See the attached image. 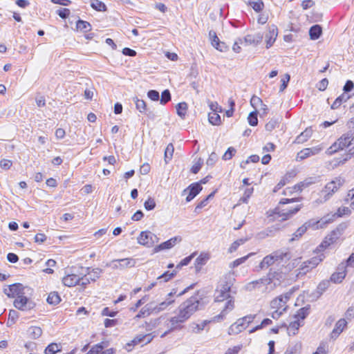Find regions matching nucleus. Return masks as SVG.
Wrapping results in <instances>:
<instances>
[{"label":"nucleus","instance_id":"1","mask_svg":"<svg viewBox=\"0 0 354 354\" xmlns=\"http://www.w3.org/2000/svg\"><path fill=\"white\" fill-rule=\"evenodd\" d=\"M234 309V301L231 299L225 303L224 308L221 310L220 314L215 316L211 320H204L201 324L192 323L191 324L192 331L194 333H200L203 330L205 326L211 322H220L223 320L229 312Z\"/></svg>","mask_w":354,"mask_h":354},{"label":"nucleus","instance_id":"2","mask_svg":"<svg viewBox=\"0 0 354 354\" xmlns=\"http://www.w3.org/2000/svg\"><path fill=\"white\" fill-rule=\"evenodd\" d=\"M290 258V255L287 252L282 250L274 251L263 259L259 266L256 267V271L259 272V270L267 269L274 263H280L284 260H288Z\"/></svg>","mask_w":354,"mask_h":354},{"label":"nucleus","instance_id":"3","mask_svg":"<svg viewBox=\"0 0 354 354\" xmlns=\"http://www.w3.org/2000/svg\"><path fill=\"white\" fill-rule=\"evenodd\" d=\"M200 299L198 295H194L183 302L178 308V313L187 320L199 309Z\"/></svg>","mask_w":354,"mask_h":354},{"label":"nucleus","instance_id":"4","mask_svg":"<svg viewBox=\"0 0 354 354\" xmlns=\"http://www.w3.org/2000/svg\"><path fill=\"white\" fill-rule=\"evenodd\" d=\"M352 131H348L343 134L336 142H335L326 151L331 156L339 150L352 146Z\"/></svg>","mask_w":354,"mask_h":354},{"label":"nucleus","instance_id":"5","mask_svg":"<svg viewBox=\"0 0 354 354\" xmlns=\"http://www.w3.org/2000/svg\"><path fill=\"white\" fill-rule=\"evenodd\" d=\"M344 180L337 177L328 183L320 192L321 202L328 201L330 197L343 185Z\"/></svg>","mask_w":354,"mask_h":354},{"label":"nucleus","instance_id":"6","mask_svg":"<svg viewBox=\"0 0 354 354\" xmlns=\"http://www.w3.org/2000/svg\"><path fill=\"white\" fill-rule=\"evenodd\" d=\"M275 274H277L276 272H272V269H270L266 278H262L248 283L246 285V289L251 291L260 284H263L267 286H270V288L273 289L274 287L279 285V280L278 279L277 281L274 280ZM266 288L268 289L269 288L267 287Z\"/></svg>","mask_w":354,"mask_h":354},{"label":"nucleus","instance_id":"7","mask_svg":"<svg viewBox=\"0 0 354 354\" xmlns=\"http://www.w3.org/2000/svg\"><path fill=\"white\" fill-rule=\"evenodd\" d=\"M193 286L194 285H191L190 286L185 288L178 294H177V292L175 289H173L172 291L167 295V297L164 301L160 303L158 305H156L155 306H153V311L155 312L156 313H158L162 310H164L169 306L171 305L174 302V299H172L174 295H177V297L182 296L183 295L186 293L188 291V290L192 288Z\"/></svg>","mask_w":354,"mask_h":354},{"label":"nucleus","instance_id":"8","mask_svg":"<svg viewBox=\"0 0 354 354\" xmlns=\"http://www.w3.org/2000/svg\"><path fill=\"white\" fill-rule=\"evenodd\" d=\"M335 215H330L328 214L320 220L317 221L315 219H310L306 221L303 225L306 226V230L308 228H313L314 230H317L319 228L324 227L328 223L333 222L335 220Z\"/></svg>","mask_w":354,"mask_h":354},{"label":"nucleus","instance_id":"9","mask_svg":"<svg viewBox=\"0 0 354 354\" xmlns=\"http://www.w3.org/2000/svg\"><path fill=\"white\" fill-rule=\"evenodd\" d=\"M325 258L324 254H319L315 257H312L310 259L304 261L300 268L299 274H305L314 268H315L320 262H322Z\"/></svg>","mask_w":354,"mask_h":354},{"label":"nucleus","instance_id":"10","mask_svg":"<svg viewBox=\"0 0 354 354\" xmlns=\"http://www.w3.org/2000/svg\"><path fill=\"white\" fill-rule=\"evenodd\" d=\"M137 239L139 244L147 248L153 247L159 241L158 237L149 231L141 232Z\"/></svg>","mask_w":354,"mask_h":354},{"label":"nucleus","instance_id":"11","mask_svg":"<svg viewBox=\"0 0 354 354\" xmlns=\"http://www.w3.org/2000/svg\"><path fill=\"white\" fill-rule=\"evenodd\" d=\"M231 286L232 285L229 282H225L224 284H221L216 290L215 301L221 302L225 299H230L227 301L232 299L234 302L233 298L230 295Z\"/></svg>","mask_w":354,"mask_h":354},{"label":"nucleus","instance_id":"12","mask_svg":"<svg viewBox=\"0 0 354 354\" xmlns=\"http://www.w3.org/2000/svg\"><path fill=\"white\" fill-rule=\"evenodd\" d=\"M13 305L16 308L22 311L30 310L35 306V302L27 298L24 295L16 298L13 302Z\"/></svg>","mask_w":354,"mask_h":354},{"label":"nucleus","instance_id":"13","mask_svg":"<svg viewBox=\"0 0 354 354\" xmlns=\"http://www.w3.org/2000/svg\"><path fill=\"white\" fill-rule=\"evenodd\" d=\"M186 321L187 319L178 313L177 315L169 319V323L167 324L169 330L165 332L161 337H165L168 333L172 330L181 329L183 328V324Z\"/></svg>","mask_w":354,"mask_h":354},{"label":"nucleus","instance_id":"14","mask_svg":"<svg viewBox=\"0 0 354 354\" xmlns=\"http://www.w3.org/2000/svg\"><path fill=\"white\" fill-rule=\"evenodd\" d=\"M3 292L10 298H18L24 295V287L21 283H13L5 288Z\"/></svg>","mask_w":354,"mask_h":354},{"label":"nucleus","instance_id":"15","mask_svg":"<svg viewBox=\"0 0 354 354\" xmlns=\"http://www.w3.org/2000/svg\"><path fill=\"white\" fill-rule=\"evenodd\" d=\"M153 339V337L151 335V334H147V335H139L134 337L133 340H131L130 342L127 343L126 344L125 348L130 351H131V347L141 344L142 345L147 344L151 342Z\"/></svg>","mask_w":354,"mask_h":354},{"label":"nucleus","instance_id":"16","mask_svg":"<svg viewBox=\"0 0 354 354\" xmlns=\"http://www.w3.org/2000/svg\"><path fill=\"white\" fill-rule=\"evenodd\" d=\"M290 299V294L286 293L285 295H281L279 297L273 299L270 303V306L272 309L279 310L281 311H286V303Z\"/></svg>","mask_w":354,"mask_h":354},{"label":"nucleus","instance_id":"17","mask_svg":"<svg viewBox=\"0 0 354 354\" xmlns=\"http://www.w3.org/2000/svg\"><path fill=\"white\" fill-rule=\"evenodd\" d=\"M346 275V265L344 262L337 267V272H334L330 277V281L335 283H341Z\"/></svg>","mask_w":354,"mask_h":354},{"label":"nucleus","instance_id":"18","mask_svg":"<svg viewBox=\"0 0 354 354\" xmlns=\"http://www.w3.org/2000/svg\"><path fill=\"white\" fill-rule=\"evenodd\" d=\"M324 147L322 145L316 146L311 148H306L300 151L297 154V159L304 160L310 156L318 154Z\"/></svg>","mask_w":354,"mask_h":354},{"label":"nucleus","instance_id":"19","mask_svg":"<svg viewBox=\"0 0 354 354\" xmlns=\"http://www.w3.org/2000/svg\"><path fill=\"white\" fill-rule=\"evenodd\" d=\"M301 208V205H297L295 207L290 209H280V207L278 206L274 209V213L279 214L280 217H282V220L285 221L297 213Z\"/></svg>","mask_w":354,"mask_h":354},{"label":"nucleus","instance_id":"20","mask_svg":"<svg viewBox=\"0 0 354 354\" xmlns=\"http://www.w3.org/2000/svg\"><path fill=\"white\" fill-rule=\"evenodd\" d=\"M181 241V238L179 236H174L171 238L170 239L162 243L161 244L156 246L153 248V253L158 252L163 250H168L173 248L177 242H180Z\"/></svg>","mask_w":354,"mask_h":354},{"label":"nucleus","instance_id":"21","mask_svg":"<svg viewBox=\"0 0 354 354\" xmlns=\"http://www.w3.org/2000/svg\"><path fill=\"white\" fill-rule=\"evenodd\" d=\"M278 35V29L275 25L268 27V32L266 35V48H270L274 43Z\"/></svg>","mask_w":354,"mask_h":354},{"label":"nucleus","instance_id":"22","mask_svg":"<svg viewBox=\"0 0 354 354\" xmlns=\"http://www.w3.org/2000/svg\"><path fill=\"white\" fill-rule=\"evenodd\" d=\"M202 186L199 183H194L191 184L187 189H184L183 192L189 190V194L186 198V201L189 202L196 197L199 192L202 190Z\"/></svg>","mask_w":354,"mask_h":354},{"label":"nucleus","instance_id":"23","mask_svg":"<svg viewBox=\"0 0 354 354\" xmlns=\"http://www.w3.org/2000/svg\"><path fill=\"white\" fill-rule=\"evenodd\" d=\"M263 35L261 32H257L254 35H247L243 39V41L249 45H258L263 39Z\"/></svg>","mask_w":354,"mask_h":354},{"label":"nucleus","instance_id":"24","mask_svg":"<svg viewBox=\"0 0 354 354\" xmlns=\"http://www.w3.org/2000/svg\"><path fill=\"white\" fill-rule=\"evenodd\" d=\"M347 326V322L344 319H340L335 324L334 329L330 333L332 339H336Z\"/></svg>","mask_w":354,"mask_h":354},{"label":"nucleus","instance_id":"25","mask_svg":"<svg viewBox=\"0 0 354 354\" xmlns=\"http://www.w3.org/2000/svg\"><path fill=\"white\" fill-rule=\"evenodd\" d=\"M80 276L74 274H68V275L65 276L64 277H63L62 282H63L64 285L66 286L73 287V286L77 285V283H80Z\"/></svg>","mask_w":354,"mask_h":354},{"label":"nucleus","instance_id":"26","mask_svg":"<svg viewBox=\"0 0 354 354\" xmlns=\"http://www.w3.org/2000/svg\"><path fill=\"white\" fill-rule=\"evenodd\" d=\"M313 130L311 127L306 128L295 139V143L301 144L306 142L313 135Z\"/></svg>","mask_w":354,"mask_h":354},{"label":"nucleus","instance_id":"27","mask_svg":"<svg viewBox=\"0 0 354 354\" xmlns=\"http://www.w3.org/2000/svg\"><path fill=\"white\" fill-rule=\"evenodd\" d=\"M102 272L103 270L99 268H93L92 270H91L90 268H86V274L89 277L91 281H95L100 278Z\"/></svg>","mask_w":354,"mask_h":354},{"label":"nucleus","instance_id":"28","mask_svg":"<svg viewBox=\"0 0 354 354\" xmlns=\"http://www.w3.org/2000/svg\"><path fill=\"white\" fill-rule=\"evenodd\" d=\"M322 33V28L319 25H314L309 30L310 38L313 40L319 39Z\"/></svg>","mask_w":354,"mask_h":354},{"label":"nucleus","instance_id":"29","mask_svg":"<svg viewBox=\"0 0 354 354\" xmlns=\"http://www.w3.org/2000/svg\"><path fill=\"white\" fill-rule=\"evenodd\" d=\"M256 315H248L237 319L238 323L245 330L256 318Z\"/></svg>","mask_w":354,"mask_h":354},{"label":"nucleus","instance_id":"30","mask_svg":"<svg viewBox=\"0 0 354 354\" xmlns=\"http://www.w3.org/2000/svg\"><path fill=\"white\" fill-rule=\"evenodd\" d=\"M153 304H148L144 306L135 317V319L148 317L153 313Z\"/></svg>","mask_w":354,"mask_h":354},{"label":"nucleus","instance_id":"31","mask_svg":"<svg viewBox=\"0 0 354 354\" xmlns=\"http://www.w3.org/2000/svg\"><path fill=\"white\" fill-rule=\"evenodd\" d=\"M113 262H117L118 263L121 264L122 269L126 268H132L134 267L136 261V259L133 258H125V259H115L113 260Z\"/></svg>","mask_w":354,"mask_h":354},{"label":"nucleus","instance_id":"32","mask_svg":"<svg viewBox=\"0 0 354 354\" xmlns=\"http://www.w3.org/2000/svg\"><path fill=\"white\" fill-rule=\"evenodd\" d=\"M209 258L208 254L201 253L195 260V267L196 270H200L201 267L207 263Z\"/></svg>","mask_w":354,"mask_h":354},{"label":"nucleus","instance_id":"33","mask_svg":"<svg viewBox=\"0 0 354 354\" xmlns=\"http://www.w3.org/2000/svg\"><path fill=\"white\" fill-rule=\"evenodd\" d=\"M176 108L178 115L182 119H184L185 118L187 111L188 109L187 104L185 102H180L176 105Z\"/></svg>","mask_w":354,"mask_h":354},{"label":"nucleus","instance_id":"34","mask_svg":"<svg viewBox=\"0 0 354 354\" xmlns=\"http://www.w3.org/2000/svg\"><path fill=\"white\" fill-rule=\"evenodd\" d=\"M301 326L299 320H295L291 322L287 328L288 333L289 335H295L297 334V330Z\"/></svg>","mask_w":354,"mask_h":354},{"label":"nucleus","instance_id":"35","mask_svg":"<svg viewBox=\"0 0 354 354\" xmlns=\"http://www.w3.org/2000/svg\"><path fill=\"white\" fill-rule=\"evenodd\" d=\"M310 306L303 307L298 310L297 314L295 315V318L297 320L304 319L310 313Z\"/></svg>","mask_w":354,"mask_h":354},{"label":"nucleus","instance_id":"36","mask_svg":"<svg viewBox=\"0 0 354 354\" xmlns=\"http://www.w3.org/2000/svg\"><path fill=\"white\" fill-rule=\"evenodd\" d=\"M29 336L32 339H37L42 335V330L38 326H31L28 328Z\"/></svg>","mask_w":354,"mask_h":354},{"label":"nucleus","instance_id":"37","mask_svg":"<svg viewBox=\"0 0 354 354\" xmlns=\"http://www.w3.org/2000/svg\"><path fill=\"white\" fill-rule=\"evenodd\" d=\"M243 328L239 325L238 322L236 321L233 324H232L228 328V334L230 335H238L243 330Z\"/></svg>","mask_w":354,"mask_h":354},{"label":"nucleus","instance_id":"38","mask_svg":"<svg viewBox=\"0 0 354 354\" xmlns=\"http://www.w3.org/2000/svg\"><path fill=\"white\" fill-rule=\"evenodd\" d=\"M248 5L251 6L254 11L260 12L264 7L263 2L261 0H249Z\"/></svg>","mask_w":354,"mask_h":354},{"label":"nucleus","instance_id":"39","mask_svg":"<svg viewBox=\"0 0 354 354\" xmlns=\"http://www.w3.org/2000/svg\"><path fill=\"white\" fill-rule=\"evenodd\" d=\"M61 301V298L57 292H50L47 298L49 304L57 305Z\"/></svg>","mask_w":354,"mask_h":354},{"label":"nucleus","instance_id":"40","mask_svg":"<svg viewBox=\"0 0 354 354\" xmlns=\"http://www.w3.org/2000/svg\"><path fill=\"white\" fill-rule=\"evenodd\" d=\"M61 351L60 344L56 343L50 344L45 349V354H55L56 353Z\"/></svg>","mask_w":354,"mask_h":354},{"label":"nucleus","instance_id":"41","mask_svg":"<svg viewBox=\"0 0 354 354\" xmlns=\"http://www.w3.org/2000/svg\"><path fill=\"white\" fill-rule=\"evenodd\" d=\"M76 27L77 30L84 32H87L91 29V26L88 22L81 19L77 21Z\"/></svg>","mask_w":354,"mask_h":354},{"label":"nucleus","instance_id":"42","mask_svg":"<svg viewBox=\"0 0 354 354\" xmlns=\"http://www.w3.org/2000/svg\"><path fill=\"white\" fill-rule=\"evenodd\" d=\"M91 7L97 10V11H106V5L99 1V0H93L91 3Z\"/></svg>","mask_w":354,"mask_h":354},{"label":"nucleus","instance_id":"43","mask_svg":"<svg viewBox=\"0 0 354 354\" xmlns=\"http://www.w3.org/2000/svg\"><path fill=\"white\" fill-rule=\"evenodd\" d=\"M136 109L142 113H145L147 111V104L143 100H140L138 97L134 99Z\"/></svg>","mask_w":354,"mask_h":354},{"label":"nucleus","instance_id":"44","mask_svg":"<svg viewBox=\"0 0 354 354\" xmlns=\"http://www.w3.org/2000/svg\"><path fill=\"white\" fill-rule=\"evenodd\" d=\"M272 321L270 319L266 318L261 322V323L259 325H258V326H255L254 328H252L251 330H250L249 333H250V334L253 333L258 330H260L268 325L272 324Z\"/></svg>","mask_w":354,"mask_h":354},{"label":"nucleus","instance_id":"45","mask_svg":"<svg viewBox=\"0 0 354 354\" xmlns=\"http://www.w3.org/2000/svg\"><path fill=\"white\" fill-rule=\"evenodd\" d=\"M330 281L324 280L321 281L317 287V293L321 295H322L329 287Z\"/></svg>","mask_w":354,"mask_h":354},{"label":"nucleus","instance_id":"46","mask_svg":"<svg viewBox=\"0 0 354 354\" xmlns=\"http://www.w3.org/2000/svg\"><path fill=\"white\" fill-rule=\"evenodd\" d=\"M209 122L213 125H219L221 124V116L218 114V112L209 114Z\"/></svg>","mask_w":354,"mask_h":354},{"label":"nucleus","instance_id":"47","mask_svg":"<svg viewBox=\"0 0 354 354\" xmlns=\"http://www.w3.org/2000/svg\"><path fill=\"white\" fill-rule=\"evenodd\" d=\"M254 254V253L251 252L245 257H243L241 258L234 260V261H232L230 263V268H236V267L240 266L241 264L243 263L250 256L253 255Z\"/></svg>","mask_w":354,"mask_h":354},{"label":"nucleus","instance_id":"48","mask_svg":"<svg viewBox=\"0 0 354 354\" xmlns=\"http://www.w3.org/2000/svg\"><path fill=\"white\" fill-rule=\"evenodd\" d=\"M306 232V226L301 225L297 231L292 234V238L290 239V241H293L296 239H299L302 235Z\"/></svg>","mask_w":354,"mask_h":354},{"label":"nucleus","instance_id":"49","mask_svg":"<svg viewBox=\"0 0 354 354\" xmlns=\"http://www.w3.org/2000/svg\"><path fill=\"white\" fill-rule=\"evenodd\" d=\"M246 241V239H240L235 241H234L232 245H230L228 251L230 253H232L235 252L237 248L242 244H243Z\"/></svg>","mask_w":354,"mask_h":354},{"label":"nucleus","instance_id":"50","mask_svg":"<svg viewBox=\"0 0 354 354\" xmlns=\"http://www.w3.org/2000/svg\"><path fill=\"white\" fill-rule=\"evenodd\" d=\"M236 150L235 148L230 147H229L225 153L223 154L222 158L223 160H230L236 153Z\"/></svg>","mask_w":354,"mask_h":354},{"label":"nucleus","instance_id":"51","mask_svg":"<svg viewBox=\"0 0 354 354\" xmlns=\"http://www.w3.org/2000/svg\"><path fill=\"white\" fill-rule=\"evenodd\" d=\"M248 122L251 126H257L258 124L257 111L251 112L248 118Z\"/></svg>","mask_w":354,"mask_h":354},{"label":"nucleus","instance_id":"52","mask_svg":"<svg viewBox=\"0 0 354 354\" xmlns=\"http://www.w3.org/2000/svg\"><path fill=\"white\" fill-rule=\"evenodd\" d=\"M174 151V147L171 143L169 144L165 151V160L167 162V159L171 160Z\"/></svg>","mask_w":354,"mask_h":354},{"label":"nucleus","instance_id":"53","mask_svg":"<svg viewBox=\"0 0 354 354\" xmlns=\"http://www.w3.org/2000/svg\"><path fill=\"white\" fill-rule=\"evenodd\" d=\"M196 254V252H194L192 253V254H190L189 256L184 258L183 260H181V261L176 266V268H182L183 266H187L188 265L190 261L192 260V259L195 257V255Z\"/></svg>","mask_w":354,"mask_h":354},{"label":"nucleus","instance_id":"54","mask_svg":"<svg viewBox=\"0 0 354 354\" xmlns=\"http://www.w3.org/2000/svg\"><path fill=\"white\" fill-rule=\"evenodd\" d=\"M171 100V94L168 89L162 91L160 98V104H165Z\"/></svg>","mask_w":354,"mask_h":354},{"label":"nucleus","instance_id":"55","mask_svg":"<svg viewBox=\"0 0 354 354\" xmlns=\"http://www.w3.org/2000/svg\"><path fill=\"white\" fill-rule=\"evenodd\" d=\"M328 349L326 343L322 342L313 354H328Z\"/></svg>","mask_w":354,"mask_h":354},{"label":"nucleus","instance_id":"56","mask_svg":"<svg viewBox=\"0 0 354 354\" xmlns=\"http://www.w3.org/2000/svg\"><path fill=\"white\" fill-rule=\"evenodd\" d=\"M144 207L148 211L153 209L156 207L155 200L151 197H149L148 199L145 202Z\"/></svg>","mask_w":354,"mask_h":354},{"label":"nucleus","instance_id":"57","mask_svg":"<svg viewBox=\"0 0 354 354\" xmlns=\"http://www.w3.org/2000/svg\"><path fill=\"white\" fill-rule=\"evenodd\" d=\"M278 124L279 122L277 119H271L266 123L265 128L267 131H272L278 126Z\"/></svg>","mask_w":354,"mask_h":354},{"label":"nucleus","instance_id":"58","mask_svg":"<svg viewBox=\"0 0 354 354\" xmlns=\"http://www.w3.org/2000/svg\"><path fill=\"white\" fill-rule=\"evenodd\" d=\"M203 165V160L202 158H198V160L194 164V165L191 168V171L193 174H197Z\"/></svg>","mask_w":354,"mask_h":354},{"label":"nucleus","instance_id":"59","mask_svg":"<svg viewBox=\"0 0 354 354\" xmlns=\"http://www.w3.org/2000/svg\"><path fill=\"white\" fill-rule=\"evenodd\" d=\"M290 80V76L289 74H285L284 77L281 79V84L279 88V92H283L288 86V84Z\"/></svg>","mask_w":354,"mask_h":354},{"label":"nucleus","instance_id":"60","mask_svg":"<svg viewBox=\"0 0 354 354\" xmlns=\"http://www.w3.org/2000/svg\"><path fill=\"white\" fill-rule=\"evenodd\" d=\"M351 214V210L349 207H344L342 208H339L337 212L335 214H333L332 215H335V218L337 217H341L344 215H348Z\"/></svg>","mask_w":354,"mask_h":354},{"label":"nucleus","instance_id":"61","mask_svg":"<svg viewBox=\"0 0 354 354\" xmlns=\"http://www.w3.org/2000/svg\"><path fill=\"white\" fill-rule=\"evenodd\" d=\"M56 13L63 19H67L70 14H71V11L68 8H60V9H58L57 11H56Z\"/></svg>","mask_w":354,"mask_h":354},{"label":"nucleus","instance_id":"62","mask_svg":"<svg viewBox=\"0 0 354 354\" xmlns=\"http://www.w3.org/2000/svg\"><path fill=\"white\" fill-rule=\"evenodd\" d=\"M176 275V272H169V271L165 272L162 275L158 277V280L162 279L165 282L168 281L169 279L173 278Z\"/></svg>","mask_w":354,"mask_h":354},{"label":"nucleus","instance_id":"63","mask_svg":"<svg viewBox=\"0 0 354 354\" xmlns=\"http://www.w3.org/2000/svg\"><path fill=\"white\" fill-rule=\"evenodd\" d=\"M218 160L217 154L215 152H212L208 159L207 160L206 164L208 166L213 167Z\"/></svg>","mask_w":354,"mask_h":354},{"label":"nucleus","instance_id":"64","mask_svg":"<svg viewBox=\"0 0 354 354\" xmlns=\"http://www.w3.org/2000/svg\"><path fill=\"white\" fill-rule=\"evenodd\" d=\"M346 200L350 201V207L354 209V188L349 191Z\"/></svg>","mask_w":354,"mask_h":354}]
</instances>
